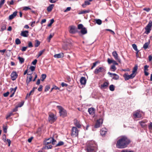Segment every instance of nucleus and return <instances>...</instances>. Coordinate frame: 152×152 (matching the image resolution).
Instances as JSON below:
<instances>
[{
	"instance_id": "obj_1",
	"label": "nucleus",
	"mask_w": 152,
	"mask_h": 152,
	"mask_svg": "<svg viewBox=\"0 0 152 152\" xmlns=\"http://www.w3.org/2000/svg\"><path fill=\"white\" fill-rule=\"evenodd\" d=\"M130 142V140L125 136L120 137L116 143V146L118 148H123L126 147Z\"/></svg>"
},
{
	"instance_id": "obj_2",
	"label": "nucleus",
	"mask_w": 152,
	"mask_h": 152,
	"mask_svg": "<svg viewBox=\"0 0 152 152\" xmlns=\"http://www.w3.org/2000/svg\"><path fill=\"white\" fill-rule=\"evenodd\" d=\"M86 149L87 152H96L97 149V145L94 141L87 142Z\"/></svg>"
},
{
	"instance_id": "obj_3",
	"label": "nucleus",
	"mask_w": 152,
	"mask_h": 152,
	"mask_svg": "<svg viewBox=\"0 0 152 152\" xmlns=\"http://www.w3.org/2000/svg\"><path fill=\"white\" fill-rule=\"evenodd\" d=\"M138 66L137 65H136L133 68L132 71V73L130 75H128L127 74H125L124 75L125 80H128L130 79L133 78L136 75V72L137 70Z\"/></svg>"
},
{
	"instance_id": "obj_4",
	"label": "nucleus",
	"mask_w": 152,
	"mask_h": 152,
	"mask_svg": "<svg viewBox=\"0 0 152 152\" xmlns=\"http://www.w3.org/2000/svg\"><path fill=\"white\" fill-rule=\"evenodd\" d=\"M57 107L59 110L60 115L64 117L67 115V112L63 107L60 106H57Z\"/></svg>"
},
{
	"instance_id": "obj_5",
	"label": "nucleus",
	"mask_w": 152,
	"mask_h": 152,
	"mask_svg": "<svg viewBox=\"0 0 152 152\" xmlns=\"http://www.w3.org/2000/svg\"><path fill=\"white\" fill-rule=\"evenodd\" d=\"M106 71L105 68L103 67H97L95 70L94 73L95 74H98L101 72L102 74L104 73Z\"/></svg>"
},
{
	"instance_id": "obj_6",
	"label": "nucleus",
	"mask_w": 152,
	"mask_h": 152,
	"mask_svg": "<svg viewBox=\"0 0 152 152\" xmlns=\"http://www.w3.org/2000/svg\"><path fill=\"white\" fill-rule=\"evenodd\" d=\"M152 26V21L150 20L148 24L145 28V33L146 34H148L151 30V27Z\"/></svg>"
},
{
	"instance_id": "obj_7",
	"label": "nucleus",
	"mask_w": 152,
	"mask_h": 152,
	"mask_svg": "<svg viewBox=\"0 0 152 152\" xmlns=\"http://www.w3.org/2000/svg\"><path fill=\"white\" fill-rule=\"evenodd\" d=\"M56 119V117L53 114L51 113L49 114L48 117L49 121L50 123L54 122Z\"/></svg>"
},
{
	"instance_id": "obj_8",
	"label": "nucleus",
	"mask_w": 152,
	"mask_h": 152,
	"mask_svg": "<svg viewBox=\"0 0 152 152\" xmlns=\"http://www.w3.org/2000/svg\"><path fill=\"white\" fill-rule=\"evenodd\" d=\"M79 131L75 127L72 128V136L74 137L77 136L78 134Z\"/></svg>"
},
{
	"instance_id": "obj_9",
	"label": "nucleus",
	"mask_w": 152,
	"mask_h": 152,
	"mask_svg": "<svg viewBox=\"0 0 152 152\" xmlns=\"http://www.w3.org/2000/svg\"><path fill=\"white\" fill-rule=\"evenodd\" d=\"M103 119L101 118L98 120L94 126V127L96 128L99 127L103 123Z\"/></svg>"
},
{
	"instance_id": "obj_10",
	"label": "nucleus",
	"mask_w": 152,
	"mask_h": 152,
	"mask_svg": "<svg viewBox=\"0 0 152 152\" xmlns=\"http://www.w3.org/2000/svg\"><path fill=\"white\" fill-rule=\"evenodd\" d=\"M133 116L135 118H140L142 117L141 114L140 113V111L138 110L134 112Z\"/></svg>"
},
{
	"instance_id": "obj_11",
	"label": "nucleus",
	"mask_w": 152,
	"mask_h": 152,
	"mask_svg": "<svg viewBox=\"0 0 152 152\" xmlns=\"http://www.w3.org/2000/svg\"><path fill=\"white\" fill-rule=\"evenodd\" d=\"M12 79V80H15L18 77V75L15 72H12L11 75Z\"/></svg>"
},
{
	"instance_id": "obj_12",
	"label": "nucleus",
	"mask_w": 152,
	"mask_h": 152,
	"mask_svg": "<svg viewBox=\"0 0 152 152\" xmlns=\"http://www.w3.org/2000/svg\"><path fill=\"white\" fill-rule=\"evenodd\" d=\"M28 31H23L20 33V35L24 37H27L28 36Z\"/></svg>"
},
{
	"instance_id": "obj_13",
	"label": "nucleus",
	"mask_w": 152,
	"mask_h": 152,
	"mask_svg": "<svg viewBox=\"0 0 152 152\" xmlns=\"http://www.w3.org/2000/svg\"><path fill=\"white\" fill-rule=\"evenodd\" d=\"M31 74H28L27 75H29V76H28L26 78V84L28 85L29 83V82L32 80V77L31 75Z\"/></svg>"
},
{
	"instance_id": "obj_14",
	"label": "nucleus",
	"mask_w": 152,
	"mask_h": 152,
	"mask_svg": "<svg viewBox=\"0 0 152 152\" xmlns=\"http://www.w3.org/2000/svg\"><path fill=\"white\" fill-rule=\"evenodd\" d=\"M86 82V80L85 77H82L80 80V82L81 84L85 85Z\"/></svg>"
},
{
	"instance_id": "obj_15",
	"label": "nucleus",
	"mask_w": 152,
	"mask_h": 152,
	"mask_svg": "<svg viewBox=\"0 0 152 152\" xmlns=\"http://www.w3.org/2000/svg\"><path fill=\"white\" fill-rule=\"evenodd\" d=\"M74 123L75 125L78 128H80L81 127V125L79 121H78L77 119H75L74 121Z\"/></svg>"
},
{
	"instance_id": "obj_16",
	"label": "nucleus",
	"mask_w": 152,
	"mask_h": 152,
	"mask_svg": "<svg viewBox=\"0 0 152 152\" xmlns=\"http://www.w3.org/2000/svg\"><path fill=\"white\" fill-rule=\"evenodd\" d=\"M17 12L15 11L13 14L10 15L9 17V19L10 20H11L14 18L17 15Z\"/></svg>"
},
{
	"instance_id": "obj_17",
	"label": "nucleus",
	"mask_w": 152,
	"mask_h": 152,
	"mask_svg": "<svg viewBox=\"0 0 152 152\" xmlns=\"http://www.w3.org/2000/svg\"><path fill=\"white\" fill-rule=\"evenodd\" d=\"M53 140V139L52 138H49L47 139L45 141H44V144L46 145H49L50 143L52 142V141Z\"/></svg>"
},
{
	"instance_id": "obj_18",
	"label": "nucleus",
	"mask_w": 152,
	"mask_h": 152,
	"mask_svg": "<svg viewBox=\"0 0 152 152\" xmlns=\"http://www.w3.org/2000/svg\"><path fill=\"white\" fill-rule=\"evenodd\" d=\"M76 32L75 27L74 26H71L70 27L69 32L71 33L74 34Z\"/></svg>"
},
{
	"instance_id": "obj_19",
	"label": "nucleus",
	"mask_w": 152,
	"mask_h": 152,
	"mask_svg": "<svg viewBox=\"0 0 152 152\" xmlns=\"http://www.w3.org/2000/svg\"><path fill=\"white\" fill-rule=\"evenodd\" d=\"M107 130L105 128H103L101 129L100 131L101 134L103 136L107 132Z\"/></svg>"
},
{
	"instance_id": "obj_20",
	"label": "nucleus",
	"mask_w": 152,
	"mask_h": 152,
	"mask_svg": "<svg viewBox=\"0 0 152 152\" xmlns=\"http://www.w3.org/2000/svg\"><path fill=\"white\" fill-rule=\"evenodd\" d=\"M88 112L90 115H93L94 114L95 110L94 108H90L88 109Z\"/></svg>"
},
{
	"instance_id": "obj_21",
	"label": "nucleus",
	"mask_w": 152,
	"mask_h": 152,
	"mask_svg": "<svg viewBox=\"0 0 152 152\" xmlns=\"http://www.w3.org/2000/svg\"><path fill=\"white\" fill-rule=\"evenodd\" d=\"M109 84V83L108 82H105L103 84L101 85V88L102 89L105 88L108 86Z\"/></svg>"
},
{
	"instance_id": "obj_22",
	"label": "nucleus",
	"mask_w": 152,
	"mask_h": 152,
	"mask_svg": "<svg viewBox=\"0 0 152 152\" xmlns=\"http://www.w3.org/2000/svg\"><path fill=\"white\" fill-rule=\"evenodd\" d=\"M112 55L114 57L115 59L116 60H118L119 58L118 57V54L116 51H114L112 53Z\"/></svg>"
},
{
	"instance_id": "obj_23",
	"label": "nucleus",
	"mask_w": 152,
	"mask_h": 152,
	"mask_svg": "<svg viewBox=\"0 0 152 152\" xmlns=\"http://www.w3.org/2000/svg\"><path fill=\"white\" fill-rule=\"evenodd\" d=\"M64 56V54L63 53H60L58 54H55L54 56V57L55 58H61Z\"/></svg>"
},
{
	"instance_id": "obj_24",
	"label": "nucleus",
	"mask_w": 152,
	"mask_h": 152,
	"mask_svg": "<svg viewBox=\"0 0 152 152\" xmlns=\"http://www.w3.org/2000/svg\"><path fill=\"white\" fill-rule=\"evenodd\" d=\"M133 48L137 52L136 53L137 56L138 55V53L139 51L138 50L137 48V47L135 44H134L132 45Z\"/></svg>"
},
{
	"instance_id": "obj_25",
	"label": "nucleus",
	"mask_w": 152,
	"mask_h": 152,
	"mask_svg": "<svg viewBox=\"0 0 152 152\" xmlns=\"http://www.w3.org/2000/svg\"><path fill=\"white\" fill-rule=\"evenodd\" d=\"M90 4V3L88 1H85L84 3L82 4V6L83 8L86 7L87 5H89Z\"/></svg>"
},
{
	"instance_id": "obj_26",
	"label": "nucleus",
	"mask_w": 152,
	"mask_h": 152,
	"mask_svg": "<svg viewBox=\"0 0 152 152\" xmlns=\"http://www.w3.org/2000/svg\"><path fill=\"white\" fill-rule=\"evenodd\" d=\"M54 6V5L52 4L50 5L47 8V10L48 12L51 11Z\"/></svg>"
},
{
	"instance_id": "obj_27",
	"label": "nucleus",
	"mask_w": 152,
	"mask_h": 152,
	"mask_svg": "<svg viewBox=\"0 0 152 152\" xmlns=\"http://www.w3.org/2000/svg\"><path fill=\"white\" fill-rule=\"evenodd\" d=\"M81 33L82 34H85L87 33V30L85 28H83L81 30Z\"/></svg>"
},
{
	"instance_id": "obj_28",
	"label": "nucleus",
	"mask_w": 152,
	"mask_h": 152,
	"mask_svg": "<svg viewBox=\"0 0 152 152\" xmlns=\"http://www.w3.org/2000/svg\"><path fill=\"white\" fill-rule=\"evenodd\" d=\"M18 59L19 60V62L21 64L23 63L24 62L25 60V59L23 58L20 56L18 57Z\"/></svg>"
},
{
	"instance_id": "obj_29",
	"label": "nucleus",
	"mask_w": 152,
	"mask_h": 152,
	"mask_svg": "<svg viewBox=\"0 0 152 152\" xmlns=\"http://www.w3.org/2000/svg\"><path fill=\"white\" fill-rule=\"evenodd\" d=\"M90 12V10H89L82 11L78 13V14H83L86 13H89Z\"/></svg>"
},
{
	"instance_id": "obj_30",
	"label": "nucleus",
	"mask_w": 152,
	"mask_h": 152,
	"mask_svg": "<svg viewBox=\"0 0 152 152\" xmlns=\"http://www.w3.org/2000/svg\"><path fill=\"white\" fill-rule=\"evenodd\" d=\"M139 123L140 125L142 127H145L146 126V124H145L146 122H145L144 121H140Z\"/></svg>"
},
{
	"instance_id": "obj_31",
	"label": "nucleus",
	"mask_w": 152,
	"mask_h": 152,
	"mask_svg": "<svg viewBox=\"0 0 152 152\" xmlns=\"http://www.w3.org/2000/svg\"><path fill=\"white\" fill-rule=\"evenodd\" d=\"M113 75L114 77H113L112 78L113 79L115 80H117L119 79V76L118 75H117L116 74L114 73L113 74Z\"/></svg>"
},
{
	"instance_id": "obj_32",
	"label": "nucleus",
	"mask_w": 152,
	"mask_h": 152,
	"mask_svg": "<svg viewBox=\"0 0 152 152\" xmlns=\"http://www.w3.org/2000/svg\"><path fill=\"white\" fill-rule=\"evenodd\" d=\"M95 20L96 23L99 25H101L102 23V21L100 19H96Z\"/></svg>"
},
{
	"instance_id": "obj_33",
	"label": "nucleus",
	"mask_w": 152,
	"mask_h": 152,
	"mask_svg": "<svg viewBox=\"0 0 152 152\" xmlns=\"http://www.w3.org/2000/svg\"><path fill=\"white\" fill-rule=\"evenodd\" d=\"M149 44V42H147L145 43L143 45V48L145 49H147L148 48Z\"/></svg>"
},
{
	"instance_id": "obj_34",
	"label": "nucleus",
	"mask_w": 152,
	"mask_h": 152,
	"mask_svg": "<svg viewBox=\"0 0 152 152\" xmlns=\"http://www.w3.org/2000/svg\"><path fill=\"white\" fill-rule=\"evenodd\" d=\"M109 89L111 91H113L115 90V87L113 85H111L109 86Z\"/></svg>"
},
{
	"instance_id": "obj_35",
	"label": "nucleus",
	"mask_w": 152,
	"mask_h": 152,
	"mask_svg": "<svg viewBox=\"0 0 152 152\" xmlns=\"http://www.w3.org/2000/svg\"><path fill=\"white\" fill-rule=\"evenodd\" d=\"M116 67L114 65H113L111 66L110 69L112 71L114 72L116 70Z\"/></svg>"
},
{
	"instance_id": "obj_36",
	"label": "nucleus",
	"mask_w": 152,
	"mask_h": 152,
	"mask_svg": "<svg viewBox=\"0 0 152 152\" xmlns=\"http://www.w3.org/2000/svg\"><path fill=\"white\" fill-rule=\"evenodd\" d=\"M15 42L16 44L19 45L21 43V41L19 39L17 38L15 39Z\"/></svg>"
},
{
	"instance_id": "obj_37",
	"label": "nucleus",
	"mask_w": 152,
	"mask_h": 152,
	"mask_svg": "<svg viewBox=\"0 0 152 152\" xmlns=\"http://www.w3.org/2000/svg\"><path fill=\"white\" fill-rule=\"evenodd\" d=\"M46 75L45 74H43L41 76V80L42 81H43L46 78Z\"/></svg>"
},
{
	"instance_id": "obj_38",
	"label": "nucleus",
	"mask_w": 152,
	"mask_h": 152,
	"mask_svg": "<svg viewBox=\"0 0 152 152\" xmlns=\"http://www.w3.org/2000/svg\"><path fill=\"white\" fill-rule=\"evenodd\" d=\"M24 103V102L22 101L21 102H20L17 105V107H21L23 105Z\"/></svg>"
},
{
	"instance_id": "obj_39",
	"label": "nucleus",
	"mask_w": 152,
	"mask_h": 152,
	"mask_svg": "<svg viewBox=\"0 0 152 152\" xmlns=\"http://www.w3.org/2000/svg\"><path fill=\"white\" fill-rule=\"evenodd\" d=\"M121 152H134L132 150H130L127 149H124L122 150Z\"/></svg>"
},
{
	"instance_id": "obj_40",
	"label": "nucleus",
	"mask_w": 152,
	"mask_h": 152,
	"mask_svg": "<svg viewBox=\"0 0 152 152\" xmlns=\"http://www.w3.org/2000/svg\"><path fill=\"white\" fill-rule=\"evenodd\" d=\"M3 130L4 132L5 133H6L7 132V126H3Z\"/></svg>"
},
{
	"instance_id": "obj_41",
	"label": "nucleus",
	"mask_w": 152,
	"mask_h": 152,
	"mask_svg": "<svg viewBox=\"0 0 152 152\" xmlns=\"http://www.w3.org/2000/svg\"><path fill=\"white\" fill-rule=\"evenodd\" d=\"M64 143L62 141H60L56 145V146H59L63 145Z\"/></svg>"
},
{
	"instance_id": "obj_42",
	"label": "nucleus",
	"mask_w": 152,
	"mask_h": 152,
	"mask_svg": "<svg viewBox=\"0 0 152 152\" xmlns=\"http://www.w3.org/2000/svg\"><path fill=\"white\" fill-rule=\"evenodd\" d=\"M54 22V20L53 19L50 20V23L48 25V26L49 27L51 26L52 24Z\"/></svg>"
},
{
	"instance_id": "obj_43",
	"label": "nucleus",
	"mask_w": 152,
	"mask_h": 152,
	"mask_svg": "<svg viewBox=\"0 0 152 152\" xmlns=\"http://www.w3.org/2000/svg\"><path fill=\"white\" fill-rule=\"evenodd\" d=\"M5 2V0H1L0 1V8H1Z\"/></svg>"
},
{
	"instance_id": "obj_44",
	"label": "nucleus",
	"mask_w": 152,
	"mask_h": 152,
	"mask_svg": "<svg viewBox=\"0 0 152 152\" xmlns=\"http://www.w3.org/2000/svg\"><path fill=\"white\" fill-rule=\"evenodd\" d=\"M40 44V42L38 40H37L36 41V42L35 44V47H38Z\"/></svg>"
},
{
	"instance_id": "obj_45",
	"label": "nucleus",
	"mask_w": 152,
	"mask_h": 152,
	"mask_svg": "<svg viewBox=\"0 0 152 152\" xmlns=\"http://www.w3.org/2000/svg\"><path fill=\"white\" fill-rule=\"evenodd\" d=\"M45 50L43 49L42 50H41L39 51V56H41L42 54H43V53L45 51Z\"/></svg>"
},
{
	"instance_id": "obj_46",
	"label": "nucleus",
	"mask_w": 152,
	"mask_h": 152,
	"mask_svg": "<svg viewBox=\"0 0 152 152\" xmlns=\"http://www.w3.org/2000/svg\"><path fill=\"white\" fill-rule=\"evenodd\" d=\"M50 87L49 86H46L45 87V91H48L50 89Z\"/></svg>"
},
{
	"instance_id": "obj_47",
	"label": "nucleus",
	"mask_w": 152,
	"mask_h": 152,
	"mask_svg": "<svg viewBox=\"0 0 152 152\" xmlns=\"http://www.w3.org/2000/svg\"><path fill=\"white\" fill-rule=\"evenodd\" d=\"M52 147L51 145H48L45 146V148H47V149H51Z\"/></svg>"
},
{
	"instance_id": "obj_48",
	"label": "nucleus",
	"mask_w": 152,
	"mask_h": 152,
	"mask_svg": "<svg viewBox=\"0 0 152 152\" xmlns=\"http://www.w3.org/2000/svg\"><path fill=\"white\" fill-rule=\"evenodd\" d=\"M83 26L82 24H79L78 25V29H82L83 28Z\"/></svg>"
},
{
	"instance_id": "obj_49",
	"label": "nucleus",
	"mask_w": 152,
	"mask_h": 152,
	"mask_svg": "<svg viewBox=\"0 0 152 152\" xmlns=\"http://www.w3.org/2000/svg\"><path fill=\"white\" fill-rule=\"evenodd\" d=\"M28 47H33L32 44L31 42H29L28 43Z\"/></svg>"
},
{
	"instance_id": "obj_50",
	"label": "nucleus",
	"mask_w": 152,
	"mask_h": 152,
	"mask_svg": "<svg viewBox=\"0 0 152 152\" xmlns=\"http://www.w3.org/2000/svg\"><path fill=\"white\" fill-rule=\"evenodd\" d=\"M12 113H9L8 114H7L6 117V119H8L9 117H10L12 115Z\"/></svg>"
},
{
	"instance_id": "obj_51",
	"label": "nucleus",
	"mask_w": 152,
	"mask_h": 152,
	"mask_svg": "<svg viewBox=\"0 0 152 152\" xmlns=\"http://www.w3.org/2000/svg\"><path fill=\"white\" fill-rule=\"evenodd\" d=\"M30 9L31 8L28 7H24L23 8V10L25 11Z\"/></svg>"
},
{
	"instance_id": "obj_52",
	"label": "nucleus",
	"mask_w": 152,
	"mask_h": 152,
	"mask_svg": "<svg viewBox=\"0 0 152 152\" xmlns=\"http://www.w3.org/2000/svg\"><path fill=\"white\" fill-rule=\"evenodd\" d=\"M42 87H43V86L42 85H40L39 86V88L38 89V90L39 91H41L42 90Z\"/></svg>"
},
{
	"instance_id": "obj_53",
	"label": "nucleus",
	"mask_w": 152,
	"mask_h": 152,
	"mask_svg": "<svg viewBox=\"0 0 152 152\" xmlns=\"http://www.w3.org/2000/svg\"><path fill=\"white\" fill-rule=\"evenodd\" d=\"M61 86L63 87L64 86L67 87L68 86V84L64 82H62L61 84Z\"/></svg>"
},
{
	"instance_id": "obj_54",
	"label": "nucleus",
	"mask_w": 152,
	"mask_h": 152,
	"mask_svg": "<svg viewBox=\"0 0 152 152\" xmlns=\"http://www.w3.org/2000/svg\"><path fill=\"white\" fill-rule=\"evenodd\" d=\"M9 94V92L8 91L6 93L4 94L3 96L5 97L7 96Z\"/></svg>"
},
{
	"instance_id": "obj_55",
	"label": "nucleus",
	"mask_w": 152,
	"mask_h": 152,
	"mask_svg": "<svg viewBox=\"0 0 152 152\" xmlns=\"http://www.w3.org/2000/svg\"><path fill=\"white\" fill-rule=\"evenodd\" d=\"M106 31H110V32H111V33L113 34H115V32H114V31H113L112 30H111V29H106Z\"/></svg>"
},
{
	"instance_id": "obj_56",
	"label": "nucleus",
	"mask_w": 152,
	"mask_h": 152,
	"mask_svg": "<svg viewBox=\"0 0 152 152\" xmlns=\"http://www.w3.org/2000/svg\"><path fill=\"white\" fill-rule=\"evenodd\" d=\"M6 29V26L5 25L3 26L1 28V30L3 31Z\"/></svg>"
},
{
	"instance_id": "obj_57",
	"label": "nucleus",
	"mask_w": 152,
	"mask_h": 152,
	"mask_svg": "<svg viewBox=\"0 0 152 152\" xmlns=\"http://www.w3.org/2000/svg\"><path fill=\"white\" fill-rule=\"evenodd\" d=\"M27 48V47H22L21 50L22 51H25L26 50Z\"/></svg>"
},
{
	"instance_id": "obj_58",
	"label": "nucleus",
	"mask_w": 152,
	"mask_h": 152,
	"mask_svg": "<svg viewBox=\"0 0 152 152\" xmlns=\"http://www.w3.org/2000/svg\"><path fill=\"white\" fill-rule=\"evenodd\" d=\"M71 9V7H68L66 8V9L64 11V12H66L68 11H69Z\"/></svg>"
},
{
	"instance_id": "obj_59",
	"label": "nucleus",
	"mask_w": 152,
	"mask_h": 152,
	"mask_svg": "<svg viewBox=\"0 0 152 152\" xmlns=\"http://www.w3.org/2000/svg\"><path fill=\"white\" fill-rule=\"evenodd\" d=\"M35 66H31L30 67V69H31V70L32 71H34L35 70Z\"/></svg>"
},
{
	"instance_id": "obj_60",
	"label": "nucleus",
	"mask_w": 152,
	"mask_h": 152,
	"mask_svg": "<svg viewBox=\"0 0 152 152\" xmlns=\"http://www.w3.org/2000/svg\"><path fill=\"white\" fill-rule=\"evenodd\" d=\"M113 61V60H111L109 58L107 59V62L109 64L112 63Z\"/></svg>"
},
{
	"instance_id": "obj_61",
	"label": "nucleus",
	"mask_w": 152,
	"mask_h": 152,
	"mask_svg": "<svg viewBox=\"0 0 152 152\" xmlns=\"http://www.w3.org/2000/svg\"><path fill=\"white\" fill-rule=\"evenodd\" d=\"M149 66L147 65H145L144 66V71H146V70H148V67Z\"/></svg>"
},
{
	"instance_id": "obj_62",
	"label": "nucleus",
	"mask_w": 152,
	"mask_h": 152,
	"mask_svg": "<svg viewBox=\"0 0 152 152\" xmlns=\"http://www.w3.org/2000/svg\"><path fill=\"white\" fill-rule=\"evenodd\" d=\"M37 61V59H35L33 61H32V64L33 65H35L36 64Z\"/></svg>"
},
{
	"instance_id": "obj_63",
	"label": "nucleus",
	"mask_w": 152,
	"mask_h": 152,
	"mask_svg": "<svg viewBox=\"0 0 152 152\" xmlns=\"http://www.w3.org/2000/svg\"><path fill=\"white\" fill-rule=\"evenodd\" d=\"M148 127L150 129H152V122H150L148 125Z\"/></svg>"
},
{
	"instance_id": "obj_64",
	"label": "nucleus",
	"mask_w": 152,
	"mask_h": 152,
	"mask_svg": "<svg viewBox=\"0 0 152 152\" xmlns=\"http://www.w3.org/2000/svg\"><path fill=\"white\" fill-rule=\"evenodd\" d=\"M52 89H54L55 90H58L59 89V88L58 87L56 86H53L52 88Z\"/></svg>"
}]
</instances>
